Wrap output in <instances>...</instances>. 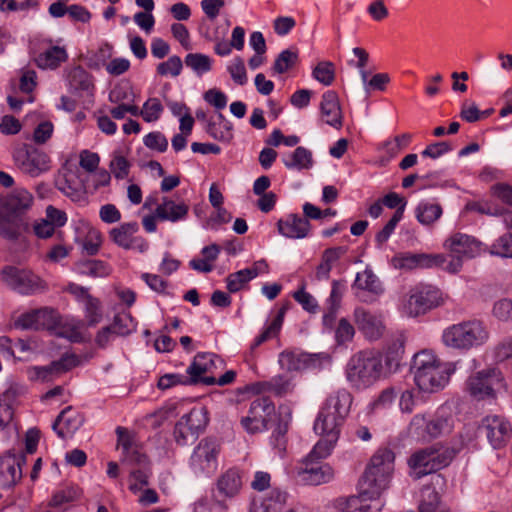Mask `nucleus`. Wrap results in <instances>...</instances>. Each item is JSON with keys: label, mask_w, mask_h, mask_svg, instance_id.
Segmentation results:
<instances>
[{"label": "nucleus", "mask_w": 512, "mask_h": 512, "mask_svg": "<svg viewBox=\"0 0 512 512\" xmlns=\"http://www.w3.org/2000/svg\"><path fill=\"white\" fill-rule=\"evenodd\" d=\"M455 371L453 363H443L429 350H422L413 357L411 372L417 387L428 393L443 389Z\"/></svg>", "instance_id": "nucleus-1"}, {"label": "nucleus", "mask_w": 512, "mask_h": 512, "mask_svg": "<svg viewBox=\"0 0 512 512\" xmlns=\"http://www.w3.org/2000/svg\"><path fill=\"white\" fill-rule=\"evenodd\" d=\"M382 355L366 349L355 353L346 365V379L352 388L363 390L376 383L383 374Z\"/></svg>", "instance_id": "nucleus-2"}, {"label": "nucleus", "mask_w": 512, "mask_h": 512, "mask_svg": "<svg viewBox=\"0 0 512 512\" xmlns=\"http://www.w3.org/2000/svg\"><path fill=\"white\" fill-rule=\"evenodd\" d=\"M394 461L395 454L391 449H378L360 479L361 491L372 496H380L389 486Z\"/></svg>", "instance_id": "nucleus-3"}, {"label": "nucleus", "mask_w": 512, "mask_h": 512, "mask_svg": "<svg viewBox=\"0 0 512 512\" xmlns=\"http://www.w3.org/2000/svg\"><path fill=\"white\" fill-rule=\"evenodd\" d=\"M490 333L484 322L471 319L448 326L443 330L442 342L446 347L468 351L489 340Z\"/></svg>", "instance_id": "nucleus-4"}, {"label": "nucleus", "mask_w": 512, "mask_h": 512, "mask_svg": "<svg viewBox=\"0 0 512 512\" xmlns=\"http://www.w3.org/2000/svg\"><path fill=\"white\" fill-rule=\"evenodd\" d=\"M455 456V451L450 448L434 445L419 449L411 454L407 464L410 475L414 479L434 473L450 464Z\"/></svg>", "instance_id": "nucleus-5"}, {"label": "nucleus", "mask_w": 512, "mask_h": 512, "mask_svg": "<svg viewBox=\"0 0 512 512\" xmlns=\"http://www.w3.org/2000/svg\"><path fill=\"white\" fill-rule=\"evenodd\" d=\"M444 247L450 252L451 259L446 260L441 266L449 273H457L461 270L463 260L472 259L480 253V242L467 234L454 233L444 243Z\"/></svg>", "instance_id": "nucleus-6"}, {"label": "nucleus", "mask_w": 512, "mask_h": 512, "mask_svg": "<svg viewBox=\"0 0 512 512\" xmlns=\"http://www.w3.org/2000/svg\"><path fill=\"white\" fill-rule=\"evenodd\" d=\"M220 443L213 438H204L194 448L189 467L196 477H210L218 468Z\"/></svg>", "instance_id": "nucleus-7"}, {"label": "nucleus", "mask_w": 512, "mask_h": 512, "mask_svg": "<svg viewBox=\"0 0 512 512\" xmlns=\"http://www.w3.org/2000/svg\"><path fill=\"white\" fill-rule=\"evenodd\" d=\"M442 303V293L437 287L420 284L411 289L404 310L408 316L417 317Z\"/></svg>", "instance_id": "nucleus-8"}, {"label": "nucleus", "mask_w": 512, "mask_h": 512, "mask_svg": "<svg viewBox=\"0 0 512 512\" xmlns=\"http://www.w3.org/2000/svg\"><path fill=\"white\" fill-rule=\"evenodd\" d=\"M0 276L8 288L22 295L34 294L44 288L43 281L28 269L6 266Z\"/></svg>", "instance_id": "nucleus-9"}, {"label": "nucleus", "mask_w": 512, "mask_h": 512, "mask_svg": "<svg viewBox=\"0 0 512 512\" xmlns=\"http://www.w3.org/2000/svg\"><path fill=\"white\" fill-rule=\"evenodd\" d=\"M208 423L207 411L204 407L193 408L183 415L175 425L174 438L179 445L194 441Z\"/></svg>", "instance_id": "nucleus-10"}, {"label": "nucleus", "mask_w": 512, "mask_h": 512, "mask_svg": "<svg viewBox=\"0 0 512 512\" xmlns=\"http://www.w3.org/2000/svg\"><path fill=\"white\" fill-rule=\"evenodd\" d=\"M16 166L25 174L37 177L50 169V158L37 148L23 145L13 152Z\"/></svg>", "instance_id": "nucleus-11"}, {"label": "nucleus", "mask_w": 512, "mask_h": 512, "mask_svg": "<svg viewBox=\"0 0 512 512\" xmlns=\"http://www.w3.org/2000/svg\"><path fill=\"white\" fill-rule=\"evenodd\" d=\"M275 414L273 402L266 397H258L250 404L247 416L241 419L243 428L251 434L267 429V423Z\"/></svg>", "instance_id": "nucleus-12"}, {"label": "nucleus", "mask_w": 512, "mask_h": 512, "mask_svg": "<svg viewBox=\"0 0 512 512\" xmlns=\"http://www.w3.org/2000/svg\"><path fill=\"white\" fill-rule=\"evenodd\" d=\"M225 363L214 353H198L187 368L190 384H203V379L214 376L217 370L223 369Z\"/></svg>", "instance_id": "nucleus-13"}, {"label": "nucleus", "mask_w": 512, "mask_h": 512, "mask_svg": "<svg viewBox=\"0 0 512 512\" xmlns=\"http://www.w3.org/2000/svg\"><path fill=\"white\" fill-rule=\"evenodd\" d=\"M502 386L501 373L495 369L478 372L467 381L469 393L476 399L493 396L494 391Z\"/></svg>", "instance_id": "nucleus-14"}, {"label": "nucleus", "mask_w": 512, "mask_h": 512, "mask_svg": "<svg viewBox=\"0 0 512 512\" xmlns=\"http://www.w3.org/2000/svg\"><path fill=\"white\" fill-rule=\"evenodd\" d=\"M358 330L370 341L381 338L385 331L383 316L364 307H356L353 313Z\"/></svg>", "instance_id": "nucleus-15"}, {"label": "nucleus", "mask_w": 512, "mask_h": 512, "mask_svg": "<svg viewBox=\"0 0 512 512\" xmlns=\"http://www.w3.org/2000/svg\"><path fill=\"white\" fill-rule=\"evenodd\" d=\"M445 262L446 257L443 254L400 253L392 258V264L396 269L405 270L440 267Z\"/></svg>", "instance_id": "nucleus-16"}, {"label": "nucleus", "mask_w": 512, "mask_h": 512, "mask_svg": "<svg viewBox=\"0 0 512 512\" xmlns=\"http://www.w3.org/2000/svg\"><path fill=\"white\" fill-rule=\"evenodd\" d=\"M481 428L485 431L488 441L494 448H500L505 445L512 435L510 422L500 415L485 417Z\"/></svg>", "instance_id": "nucleus-17"}, {"label": "nucleus", "mask_w": 512, "mask_h": 512, "mask_svg": "<svg viewBox=\"0 0 512 512\" xmlns=\"http://www.w3.org/2000/svg\"><path fill=\"white\" fill-rule=\"evenodd\" d=\"M298 476L307 485H321L331 481L334 477L332 467L326 463L303 459Z\"/></svg>", "instance_id": "nucleus-18"}, {"label": "nucleus", "mask_w": 512, "mask_h": 512, "mask_svg": "<svg viewBox=\"0 0 512 512\" xmlns=\"http://www.w3.org/2000/svg\"><path fill=\"white\" fill-rule=\"evenodd\" d=\"M241 487L242 480L239 471L236 469H228L217 479L213 496L220 505L224 506L225 500L238 495Z\"/></svg>", "instance_id": "nucleus-19"}, {"label": "nucleus", "mask_w": 512, "mask_h": 512, "mask_svg": "<svg viewBox=\"0 0 512 512\" xmlns=\"http://www.w3.org/2000/svg\"><path fill=\"white\" fill-rule=\"evenodd\" d=\"M278 362L287 371H301L315 368L319 364V355L296 351H283L279 354Z\"/></svg>", "instance_id": "nucleus-20"}, {"label": "nucleus", "mask_w": 512, "mask_h": 512, "mask_svg": "<svg viewBox=\"0 0 512 512\" xmlns=\"http://www.w3.org/2000/svg\"><path fill=\"white\" fill-rule=\"evenodd\" d=\"M22 451L8 450L0 460V473L8 484H15L22 478V466L25 464Z\"/></svg>", "instance_id": "nucleus-21"}, {"label": "nucleus", "mask_w": 512, "mask_h": 512, "mask_svg": "<svg viewBox=\"0 0 512 512\" xmlns=\"http://www.w3.org/2000/svg\"><path fill=\"white\" fill-rule=\"evenodd\" d=\"M353 288L358 291L356 295L363 302H372L374 300L366 298L363 292H368L376 297L384 292L381 281L370 269L357 273Z\"/></svg>", "instance_id": "nucleus-22"}, {"label": "nucleus", "mask_w": 512, "mask_h": 512, "mask_svg": "<svg viewBox=\"0 0 512 512\" xmlns=\"http://www.w3.org/2000/svg\"><path fill=\"white\" fill-rule=\"evenodd\" d=\"M53 310L43 308L21 315L15 325L22 329H49L55 324Z\"/></svg>", "instance_id": "nucleus-23"}, {"label": "nucleus", "mask_w": 512, "mask_h": 512, "mask_svg": "<svg viewBox=\"0 0 512 512\" xmlns=\"http://www.w3.org/2000/svg\"><path fill=\"white\" fill-rule=\"evenodd\" d=\"M117 447L121 449V462L123 464L143 463L145 454L134 445L129 431L124 427L116 428Z\"/></svg>", "instance_id": "nucleus-24"}, {"label": "nucleus", "mask_w": 512, "mask_h": 512, "mask_svg": "<svg viewBox=\"0 0 512 512\" xmlns=\"http://www.w3.org/2000/svg\"><path fill=\"white\" fill-rule=\"evenodd\" d=\"M83 421L84 418L80 413L67 407L58 415L53 424V430L60 438L64 439L73 435L81 427Z\"/></svg>", "instance_id": "nucleus-25"}, {"label": "nucleus", "mask_w": 512, "mask_h": 512, "mask_svg": "<svg viewBox=\"0 0 512 512\" xmlns=\"http://www.w3.org/2000/svg\"><path fill=\"white\" fill-rule=\"evenodd\" d=\"M378 497L366 494L360 490L358 496L337 499L335 506L341 512H378L379 507L371 503V501Z\"/></svg>", "instance_id": "nucleus-26"}, {"label": "nucleus", "mask_w": 512, "mask_h": 512, "mask_svg": "<svg viewBox=\"0 0 512 512\" xmlns=\"http://www.w3.org/2000/svg\"><path fill=\"white\" fill-rule=\"evenodd\" d=\"M320 111L324 121L333 127L339 128L342 125V114L339 98L336 92L327 91L322 96Z\"/></svg>", "instance_id": "nucleus-27"}, {"label": "nucleus", "mask_w": 512, "mask_h": 512, "mask_svg": "<svg viewBox=\"0 0 512 512\" xmlns=\"http://www.w3.org/2000/svg\"><path fill=\"white\" fill-rule=\"evenodd\" d=\"M310 223L305 217L289 215L285 220L278 221V231L287 238L301 239L307 236Z\"/></svg>", "instance_id": "nucleus-28"}, {"label": "nucleus", "mask_w": 512, "mask_h": 512, "mask_svg": "<svg viewBox=\"0 0 512 512\" xmlns=\"http://www.w3.org/2000/svg\"><path fill=\"white\" fill-rule=\"evenodd\" d=\"M342 422L343 419L322 407L314 423V431L324 437L333 434L334 439L338 440Z\"/></svg>", "instance_id": "nucleus-29"}, {"label": "nucleus", "mask_w": 512, "mask_h": 512, "mask_svg": "<svg viewBox=\"0 0 512 512\" xmlns=\"http://www.w3.org/2000/svg\"><path fill=\"white\" fill-rule=\"evenodd\" d=\"M189 206L183 201L176 203L168 197L156 207V216L162 221L177 222L186 218Z\"/></svg>", "instance_id": "nucleus-30"}, {"label": "nucleus", "mask_w": 512, "mask_h": 512, "mask_svg": "<svg viewBox=\"0 0 512 512\" xmlns=\"http://www.w3.org/2000/svg\"><path fill=\"white\" fill-rule=\"evenodd\" d=\"M29 224L22 216L11 213L0 215V235L7 239H17L21 233L27 231Z\"/></svg>", "instance_id": "nucleus-31"}, {"label": "nucleus", "mask_w": 512, "mask_h": 512, "mask_svg": "<svg viewBox=\"0 0 512 512\" xmlns=\"http://www.w3.org/2000/svg\"><path fill=\"white\" fill-rule=\"evenodd\" d=\"M288 494L273 488L260 503L254 502L252 512H281L287 502Z\"/></svg>", "instance_id": "nucleus-32"}, {"label": "nucleus", "mask_w": 512, "mask_h": 512, "mask_svg": "<svg viewBox=\"0 0 512 512\" xmlns=\"http://www.w3.org/2000/svg\"><path fill=\"white\" fill-rule=\"evenodd\" d=\"M55 185L59 191L73 201H79L82 197L83 185L72 171L60 174L55 180Z\"/></svg>", "instance_id": "nucleus-33"}, {"label": "nucleus", "mask_w": 512, "mask_h": 512, "mask_svg": "<svg viewBox=\"0 0 512 512\" xmlns=\"http://www.w3.org/2000/svg\"><path fill=\"white\" fill-rule=\"evenodd\" d=\"M129 465L132 467L129 474V489L133 493H137L149 485L151 475L150 464L145 456L143 463H133Z\"/></svg>", "instance_id": "nucleus-34"}, {"label": "nucleus", "mask_w": 512, "mask_h": 512, "mask_svg": "<svg viewBox=\"0 0 512 512\" xmlns=\"http://www.w3.org/2000/svg\"><path fill=\"white\" fill-rule=\"evenodd\" d=\"M33 204V196L26 189L14 190L6 199L5 207L9 213L21 216Z\"/></svg>", "instance_id": "nucleus-35"}, {"label": "nucleus", "mask_w": 512, "mask_h": 512, "mask_svg": "<svg viewBox=\"0 0 512 512\" xmlns=\"http://www.w3.org/2000/svg\"><path fill=\"white\" fill-rule=\"evenodd\" d=\"M282 161L287 169L298 171L309 170L314 164L312 152L302 146L283 157Z\"/></svg>", "instance_id": "nucleus-36"}, {"label": "nucleus", "mask_w": 512, "mask_h": 512, "mask_svg": "<svg viewBox=\"0 0 512 512\" xmlns=\"http://www.w3.org/2000/svg\"><path fill=\"white\" fill-rule=\"evenodd\" d=\"M351 403V394L346 390H340L327 398L323 408L344 420L349 413Z\"/></svg>", "instance_id": "nucleus-37"}, {"label": "nucleus", "mask_w": 512, "mask_h": 512, "mask_svg": "<svg viewBox=\"0 0 512 512\" xmlns=\"http://www.w3.org/2000/svg\"><path fill=\"white\" fill-rule=\"evenodd\" d=\"M137 222H129L113 228L110 231V237L115 244L124 248L131 249L133 247L134 234L138 231Z\"/></svg>", "instance_id": "nucleus-38"}, {"label": "nucleus", "mask_w": 512, "mask_h": 512, "mask_svg": "<svg viewBox=\"0 0 512 512\" xmlns=\"http://www.w3.org/2000/svg\"><path fill=\"white\" fill-rule=\"evenodd\" d=\"M404 352L405 337L399 334L390 341L385 351V363L389 370H396L399 367Z\"/></svg>", "instance_id": "nucleus-39"}, {"label": "nucleus", "mask_w": 512, "mask_h": 512, "mask_svg": "<svg viewBox=\"0 0 512 512\" xmlns=\"http://www.w3.org/2000/svg\"><path fill=\"white\" fill-rule=\"evenodd\" d=\"M419 512H447L442 506L440 495L435 487L426 485L421 489Z\"/></svg>", "instance_id": "nucleus-40"}, {"label": "nucleus", "mask_w": 512, "mask_h": 512, "mask_svg": "<svg viewBox=\"0 0 512 512\" xmlns=\"http://www.w3.org/2000/svg\"><path fill=\"white\" fill-rule=\"evenodd\" d=\"M67 57V52L63 47L52 46L40 53L36 58V62L38 67L42 69H54L66 61Z\"/></svg>", "instance_id": "nucleus-41"}, {"label": "nucleus", "mask_w": 512, "mask_h": 512, "mask_svg": "<svg viewBox=\"0 0 512 512\" xmlns=\"http://www.w3.org/2000/svg\"><path fill=\"white\" fill-rule=\"evenodd\" d=\"M442 207L438 203L421 201L415 208V217L425 226L434 224L442 215Z\"/></svg>", "instance_id": "nucleus-42"}, {"label": "nucleus", "mask_w": 512, "mask_h": 512, "mask_svg": "<svg viewBox=\"0 0 512 512\" xmlns=\"http://www.w3.org/2000/svg\"><path fill=\"white\" fill-rule=\"evenodd\" d=\"M285 312L286 308L282 307L272 322L263 330L260 335L255 338L254 342L250 346L251 353H253L255 349L261 344L268 341L269 339L276 337L279 334L283 324Z\"/></svg>", "instance_id": "nucleus-43"}, {"label": "nucleus", "mask_w": 512, "mask_h": 512, "mask_svg": "<svg viewBox=\"0 0 512 512\" xmlns=\"http://www.w3.org/2000/svg\"><path fill=\"white\" fill-rule=\"evenodd\" d=\"M453 429V417L451 415L437 414L429 418L428 430L430 439L448 434Z\"/></svg>", "instance_id": "nucleus-44"}, {"label": "nucleus", "mask_w": 512, "mask_h": 512, "mask_svg": "<svg viewBox=\"0 0 512 512\" xmlns=\"http://www.w3.org/2000/svg\"><path fill=\"white\" fill-rule=\"evenodd\" d=\"M258 276V269H243L228 275L227 289L231 293L238 292L243 288V286L248 283L250 280L254 279Z\"/></svg>", "instance_id": "nucleus-45"}, {"label": "nucleus", "mask_w": 512, "mask_h": 512, "mask_svg": "<svg viewBox=\"0 0 512 512\" xmlns=\"http://www.w3.org/2000/svg\"><path fill=\"white\" fill-rule=\"evenodd\" d=\"M336 442L337 440L334 439L333 434H331L330 437L322 436L304 459L321 462V460L327 458L331 454Z\"/></svg>", "instance_id": "nucleus-46"}, {"label": "nucleus", "mask_w": 512, "mask_h": 512, "mask_svg": "<svg viewBox=\"0 0 512 512\" xmlns=\"http://www.w3.org/2000/svg\"><path fill=\"white\" fill-rule=\"evenodd\" d=\"M429 419L423 414H416L408 427L409 435L416 440H429L430 433L428 430Z\"/></svg>", "instance_id": "nucleus-47"}, {"label": "nucleus", "mask_w": 512, "mask_h": 512, "mask_svg": "<svg viewBox=\"0 0 512 512\" xmlns=\"http://www.w3.org/2000/svg\"><path fill=\"white\" fill-rule=\"evenodd\" d=\"M83 305L84 316L87 326L94 327L102 321V307L101 302L98 298H88V301H86Z\"/></svg>", "instance_id": "nucleus-48"}, {"label": "nucleus", "mask_w": 512, "mask_h": 512, "mask_svg": "<svg viewBox=\"0 0 512 512\" xmlns=\"http://www.w3.org/2000/svg\"><path fill=\"white\" fill-rule=\"evenodd\" d=\"M78 270L81 274L91 277H105L110 273L109 267L100 260H87L78 264Z\"/></svg>", "instance_id": "nucleus-49"}, {"label": "nucleus", "mask_w": 512, "mask_h": 512, "mask_svg": "<svg viewBox=\"0 0 512 512\" xmlns=\"http://www.w3.org/2000/svg\"><path fill=\"white\" fill-rule=\"evenodd\" d=\"M489 252L494 256L512 258V233L507 232L498 237L490 246Z\"/></svg>", "instance_id": "nucleus-50"}, {"label": "nucleus", "mask_w": 512, "mask_h": 512, "mask_svg": "<svg viewBox=\"0 0 512 512\" xmlns=\"http://www.w3.org/2000/svg\"><path fill=\"white\" fill-rule=\"evenodd\" d=\"M312 75L323 85L329 86L335 79V65L330 61H321L313 69Z\"/></svg>", "instance_id": "nucleus-51"}, {"label": "nucleus", "mask_w": 512, "mask_h": 512, "mask_svg": "<svg viewBox=\"0 0 512 512\" xmlns=\"http://www.w3.org/2000/svg\"><path fill=\"white\" fill-rule=\"evenodd\" d=\"M260 385L262 387V391L272 392L278 396L286 395L292 389L290 381L283 376H275Z\"/></svg>", "instance_id": "nucleus-52"}, {"label": "nucleus", "mask_w": 512, "mask_h": 512, "mask_svg": "<svg viewBox=\"0 0 512 512\" xmlns=\"http://www.w3.org/2000/svg\"><path fill=\"white\" fill-rule=\"evenodd\" d=\"M298 61V53L291 49L283 50L276 58L273 70L278 74H283L292 68Z\"/></svg>", "instance_id": "nucleus-53"}, {"label": "nucleus", "mask_w": 512, "mask_h": 512, "mask_svg": "<svg viewBox=\"0 0 512 512\" xmlns=\"http://www.w3.org/2000/svg\"><path fill=\"white\" fill-rule=\"evenodd\" d=\"M119 319L116 323H112L106 327H103L96 335L95 342L96 344L104 348L108 345V343L114 339L115 336H124L127 335V330H121L117 325L119 323Z\"/></svg>", "instance_id": "nucleus-54"}, {"label": "nucleus", "mask_w": 512, "mask_h": 512, "mask_svg": "<svg viewBox=\"0 0 512 512\" xmlns=\"http://www.w3.org/2000/svg\"><path fill=\"white\" fill-rule=\"evenodd\" d=\"M185 64L197 74H203L211 69L210 57L201 53L188 54L185 57Z\"/></svg>", "instance_id": "nucleus-55"}, {"label": "nucleus", "mask_w": 512, "mask_h": 512, "mask_svg": "<svg viewBox=\"0 0 512 512\" xmlns=\"http://www.w3.org/2000/svg\"><path fill=\"white\" fill-rule=\"evenodd\" d=\"M163 112V106L159 99L149 98L141 109V116L146 122L157 121L161 113Z\"/></svg>", "instance_id": "nucleus-56"}, {"label": "nucleus", "mask_w": 512, "mask_h": 512, "mask_svg": "<svg viewBox=\"0 0 512 512\" xmlns=\"http://www.w3.org/2000/svg\"><path fill=\"white\" fill-rule=\"evenodd\" d=\"M183 68L182 60L179 56H171L167 61L161 62L157 65V73L161 76L171 75L176 77L180 75Z\"/></svg>", "instance_id": "nucleus-57"}, {"label": "nucleus", "mask_w": 512, "mask_h": 512, "mask_svg": "<svg viewBox=\"0 0 512 512\" xmlns=\"http://www.w3.org/2000/svg\"><path fill=\"white\" fill-rule=\"evenodd\" d=\"M402 217L403 209H397L383 229L376 234L375 241L378 246H382L389 239Z\"/></svg>", "instance_id": "nucleus-58"}, {"label": "nucleus", "mask_w": 512, "mask_h": 512, "mask_svg": "<svg viewBox=\"0 0 512 512\" xmlns=\"http://www.w3.org/2000/svg\"><path fill=\"white\" fill-rule=\"evenodd\" d=\"M79 364V357L75 354L69 353H65L59 360L51 362L52 369L54 370L56 376L71 370Z\"/></svg>", "instance_id": "nucleus-59"}, {"label": "nucleus", "mask_w": 512, "mask_h": 512, "mask_svg": "<svg viewBox=\"0 0 512 512\" xmlns=\"http://www.w3.org/2000/svg\"><path fill=\"white\" fill-rule=\"evenodd\" d=\"M453 150L452 145L447 141L435 142L428 145L422 152L421 155L423 157H428L431 159H438L442 157L444 154Z\"/></svg>", "instance_id": "nucleus-60"}, {"label": "nucleus", "mask_w": 512, "mask_h": 512, "mask_svg": "<svg viewBox=\"0 0 512 512\" xmlns=\"http://www.w3.org/2000/svg\"><path fill=\"white\" fill-rule=\"evenodd\" d=\"M294 299L309 313H316L319 306L316 299L304 287L300 288L293 294Z\"/></svg>", "instance_id": "nucleus-61"}, {"label": "nucleus", "mask_w": 512, "mask_h": 512, "mask_svg": "<svg viewBox=\"0 0 512 512\" xmlns=\"http://www.w3.org/2000/svg\"><path fill=\"white\" fill-rule=\"evenodd\" d=\"M288 430L287 423H279L271 436V444L277 453L281 456L286 449V438L285 435Z\"/></svg>", "instance_id": "nucleus-62"}, {"label": "nucleus", "mask_w": 512, "mask_h": 512, "mask_svg": "<svg viewBox=\"0 0 512 512\" xmlns=\"http://www.w3.org/2000/svg\"><path fill=\"white\" fill-rule=\"evenodd\" d=\"M144 144L149 149L164 152L168 148V141L161 132H151L144 137Z\"/></svg>", "instance_id": "nucleus-63"}, {"label": "nucleus", "mask_w": 512, "mask_h": 512, "mask_svg": "<svg viewBox=\"0 0 512 512\" xmlns=\"http://www.w3.org/2000/svg\"><path fill=\"white\" fill-rule=\"evenodd\" d=\"M493 315L500 321L512 320V300L500 299L493 306Z\"/></svg>", "instance_id": "nucleus-64"}]
</instances>
